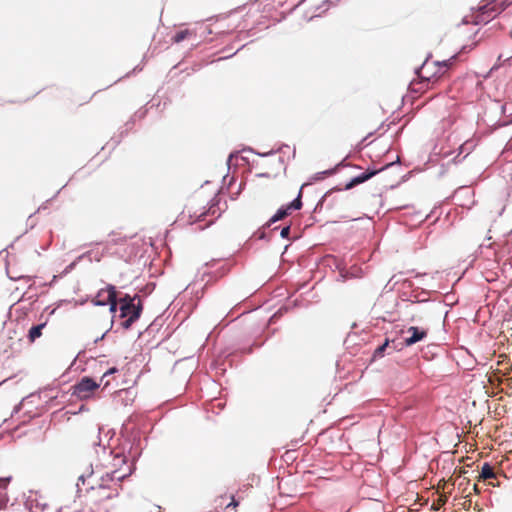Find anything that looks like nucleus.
<instances>
[{"instance_id":"obj_1","label":"nucleus","mask_w":512,"mask_h":512,"mask_svg":"<svg viewBox=\"0 0 512 512\" xmlns=\"http://www.w3.org/2000/svg\"><path fill=\"white\" fill-rule=\"evenodd\" d=\"M454 57L446 61H433L426 59L422 66L416 71L420 81H412L411 88L415 92H419L424 88L433 87L448 72Z\"/></svg>"},{"instance_id":"obj_2","label":"nucleus","mask_w":512,"mask_h":512,"mask_svg":"<svg viewBox=\"0 0 512 512\" xmlns=\"http://www.w3.org/2000/svg\"><path fill=\"white\" fill-rule=\"evenodd\" d=\"M203 201L195 199L186 206V210L191 223L206 222L205 226L211 225L215 219L219 218L222 213L220 208V197L215 195L207 206L202 205Z\"/></svg>"},{"instance_id":"obj_3","label":"nucleus","mask_w":512,"mask_h":512,"mask_svg":"<svg viewBox=\"0 0 512 512\" xmlns=\"http://www.w3.org/2000/svg\"><path fill=\"white\" fill-rule=\"evenodd\" d=\"M118 307L120 311V318L124 319L122 326L125 329H129L132 324L137 321L142 313L143 305L140 296H130L125 294L119 300L117 299Z\"/></svg>"},{"instance_id":"obj_4","label":"nucleus","mask_w":512,"mask_h":512,"mask_svg":"<svg viewBox=\"0 0 512 512\" xmlns=\"http://www.w3.org/2000/svg\"><path fill=\"white\" fill-rule=\"evenodd\" d=\"M486 4L479 8V11L473 14L470 19L465 17L464 23H474L475 25L488 23L495 15L505 10L512 0H485Z\"/></svg>"},{"instance_id":"obj_5","label":"nucleus","mask_w":512,"mask_h":512,"mask_svg":"<svg viewBox=\"0 0 512 512\" xmlns=\"http://www.w3.org/2000/svg\"><path fill=\"white\" fill-rule=\"evenodd\" d=\"M100 387V384L90 377H83L72 389V395L80 400L90 398L94 392Z\"/></svg>"},{"instance_id":"obj_6","label":"nucleus","mask_w":512,"mask_h":512,"mask_svg":"<svg viewBox=\"0 0 512 512\" xmlns=\"http://www.w3.org/2000/svg\"><path fill=\"white\" fill-rule=\"evenodd\" d=\"M94 302L96 305H109L110 312L115 313L118 307L116 287L113 285H108L106 288L101 289L98 292Z\"/></svg>"},{"instance_id":"obj_7","label":"nucleus","mask_w":512,"mask_h":512,"mask_svg":"<svg viewBox=\"0 0 512 512\" xmlns=\"http://www.w3.org/2000/svg\"><path fill=\"white\" fill-rule=\"evenodd\" d=\"M305 186L302 185L300 190H299V193L296 197L295 200H293L290 204H288L285 208H280L276 214L269 220V225L271 223H274L278 220H281L283 218H285L292 210H299L301 209L302 207V189L303 187Z\"/></svg>"},{"instance_id":"obj_8","label":"nucleus","mask_w":512,"mask_h":512,"mask_svg":"<svg viewBox=\"0 0 512 512\" xmlns=\"http://www.w3.org/2000/svg\"><path fill=\"white\" fill-rule=\"evenodd\" d=\"M410 336L404 339V343L406 346H412L415 343L422 341L428 335V330L425 328H419L416 326H411L406 331Z\"/></svg>"},{"instance_id":"obj_9","label":"nucleus","mask_w":512,"mask_h":512,"mask_svg":"<svg viewBox=\"0 0 512 512\" xmlns=\"http://www.w3.org/2000/svg\"><path fill=\"white\" fill-rule=\"evenodd\" d=\"M377 172H378L377 170L366 171V172L362 173L361 175L354 177L353 179H351L350 182H348L345 185V189L349 190V189L353 188L354 186L369 180L371 177L376 175Z\"/></svg>"},{"instance_id":"obj_10","label":"nucleus","mask_w":512,"mask_h":512,"mask_svg":"<svg viewBox=\"0 0 512 512\" xmlns=\"http://www.w3.org/2000/svg\"><path fill=\"white\" fill-rule=\"evenodd\" d=\"M92 494L91 497L94 499L95 502H101L105 499L111 498V493L109 492V489L104 485H99L98 489L92 488Z\"/></svg>"},{"instance_id":"obj_11","label":"nucleus","mask_w":512,"mask_h":512,"mask_svg":"<svg viewBox=\"0 0 512 512\" xmlns=\"http://www.w3.org/2000/svg\"><path fill=\"white\" fill-rule=\"evenodd\" d=\"M133 235H122L119 232L112 231L109 234V240L107 241L108 245H124L128 239L132 238Z\"/></svg>"},{"instance_id":"obj_12","label":"nucleus","mask_w":512,"mask_h":512,"mask_svg":"<svg viewBox=\"0 0 512 512\" xmlns=\"http://www.w3.org/2000/svg\"><path fill=\"white\" fill-rule=\"evenodd\" d=\"M47 321L40 323L38 325L32 326L29 331L27 338L30 343H34L38 338L42 336V331L46 327Z\"/></svg>"},{"instance_id":"obj_13","label":"nucleus","mask_w":512,"mask_h":512,"mask_svg":"<svg viewBox=\"0 0 512 512\" xmlns=\"http://www.w3.org/2000/svg\"><path fill=\"white\" fill-rule=\"evenodd\" d=\"M10 482V477L0 478V509L8 502L6 488Z\"/></svg>"},{"instance_id":"obj_14","label":"nucleus","mask_w":512,"mask_h":512,"mask_svg":"<svg viewBox=\"0 0 512 512\" xmlns=\"http://www.w3.org/2000/svg\"><path fill=\"white\" fill-rule=\"evenodd\" d=\"M496 478V474L493 470V467L489 465L488 463H484L481 469V473L479 476V479L482 480H488V479H494Z\"/></svg>"},{"instance_id":"obj_15","label":"nucleus","mask_w":512,"mask_h":512,"mask_svg":"<svg viewBox=\"0 0 512 512\" xmlns=\"http://www.w3.org/2000/svg\"><path fill=\"white\" fill-rule=\"evenodd\" d=\"M193 35V32L189 29L181 30L176 32V34L173 36L172 41L174 43H180L186 38H189Z\"/></svg>"},{"instance_id":"obj_16","label":"nucleus","mask_w":512,"mask_h":512,"mask_svg":"<svg viewBox=\"0 0 512 512\" xmlns=\"http://www.w3.org/2000/svg\"><path fill=\"white\" fill-rule=\"evenodd\" d=\"M389 341L386 340L382 345H380L376 350L374 351L373 357H382L384 355L385 349L388 347Z\"/></svg>"},{"instance_id":"obj_17","label":"nucleus","mask_w":512,"mask_h":512,"mask_svg":"<svg viewBox=\"0 0 512 512\" xmlns=\"http://www.w3.org/2000/svg\"><path fill=\"white\" fill-rule=\"evenodd\" d=\"M238 505L239 502L234 498V496H232L231 501L225 507L226 512H235Z\"/></svg>"},{"instance_id":"obj_18","label":"nucleus","mask_w":512,"mask_h":512,"mask_svg":"<svg viewBox=\"0 0 512 512\" xmlns=\"http://www.w3.org/2000/svg\"><path fill=\"white\" fill-rule=\"evenodd\" d=\"M289 233H290V227H289V226H286V227H283V228H282V230H281V232H280V235H281V237H283V238H287V237H288V235H289Z\"/></svg>"},{"instance_id":"obj_19","label":"nucleus","mask_w":512,"mask_h":512,"mask_svg":"<svg viewBox=\"0 0 512 512\" xmlns=\"http://www.w3.org/2000/svg\"><path fill=\"white\" fill-rule=\"evenodd\" d=\"M116 474H117V471L112 472V477H111L112 480L114 478H116L117 480H122L124 477H126V474H122V475H116Z\"/></svg>"},{"instance_id":"obj_20","label":"nucleus","mask_w":512,"mask_h":512,"mask_svg":"<svg viewBox=\"0 0 512 512\" xmlns=\"http://www.w3.org/2000/svg\"><path fill=\"white\" fill-rule=\"evenodd\" d=\"M114 372H116V368H111V369H109V370H108V371L103 375L102 379H103L105 376H107V375H109V374H112V373H114Z\"/></svg>"},{"instance_id":"obj_21","label":"nucleus","mask_w":512,"mask_h":512,"mask_svg":"<svg viewBox=\"0 0 512 512\" xmlns=\"http://www.w3.org/2000/svg\"><path fill=\"white\" fill-rule=\"evenodd\" d=\"M115 459L118 460L119 462H125V459L121 456H116Z\"/></svg>"},{"instance_id":"obj_22","label":"nucleus","mask_w":512,"mask_h":512,"mask_svg":"<svg viewBox=\"0 0 512 512\" xmlns=\"http://www.w3.org/2000/svg\"><path fill=\"white\" fill-rule=\"evenodd\" d=\"M438 504H444V501L439 499Z\"/></svg>"},{"instance_id":"obj_23","label":"nucleus","mask_w":512,"mask_h":512,"mask_svg":"<svg viewBox=\"0 0 512 512\" xmlns=\"http://www.w3.org/2000/svg\"><path fill=\"white\" fill-rule=\"evenodd\" d=\"M438 504H444V501L439 499Z\"/></svg>"}]
</instances>
